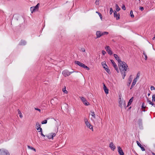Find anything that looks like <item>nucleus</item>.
Listing matches in <instances>:
<instances>
[{
    "instance_id": "nucleus-1",
    "label": "nucleus",
    "mask_w": 155,
    "mask_h": 155,
    "mask_svg": "<svg viewBox=\"0 0 155 155\" xmlns=\"http://www.w3.org/2000/svg\"><path fill=\"white\" fill-rule=\"evenodd\" d=\"M114 56L116 60L120 64L119 69L122 75L123 78L124 79L126 75V72L125 71L127 69L128 66L125 62L121 61L120 59L117 54H114Z\"/></svg>"
},
{
    "instance_id": "nucleus-2",
    "label": "nucleus",
    "mask_w": 155,
    "mask_h": 155,
    "mask_svg": "<svg viewBox=\"0 0 155 155\" xmlns=\"http://www.w3.org/2000/svg\"><path fill=\"white\" fill-rule=\"evenodd\" d=\"M101 64L102 66L106 72H107L109 74H110L111 72H110V70L108 68V66L106 64L105 61L102 62Z\"/></svg>"
},
{
    "instance_id": "nucleus-3",
    "label": "nucleus",
    "mask_w": 155,
    "mask_h": 155,
    "mask_svg": "<svg viewBox=\"0 0 155 155\" xmlns=\"http://www.w3.org/2000/svg\"><path fill=\"white\" fill-rule=\"evenodd\" d=\"M0 155H10L8 151L4 149H0Z\"/></svg>"
},
{
    "instance_id": "nucleus-4",
    "label": "nucleus",
    "mask_w": 155,
    "mask_h": 155,
    "mask_svg": "<svg viewBox=\"0 0 155 155\" xmlns=\"http://www.w3.org/2000/svg\"><path fill=\"white\" fill-rule=\"evenodd\" d=\"M73 72H69L67 70H64L62 71V74L64 77H66L69 76Z\"/></svg>"
},
{
    "instance_id": "nucleus-5",
    "label": "nucleus",
    "mask_w": 155,
    "mask_h": 155,
    "mask_svg": "<svg viewBox=\"0 0 155 155\" xmlns=\"http://www.w3.org/2000/svg\"><path fill=\"white\" fill-rule=\"evenodd\" d=\"M110 61L111 63L112 64L113 66L114 67L117 73H118L119 72V70L118 69V68L116 64V63H115L114 61L113 60H110Z\"/></svg>"
},
{
    "instance_id": "nucleus-6",
    "label": "nucleus",
    "mask_w": 155,
    "mask_h": 155,
    "mask_svg": "<svg viewBox=\"0 0 155 155\" xmlns=\"http://www.w3.org/2000/svg\"><path fill=\"white\" fill-rule=\"evenodd\" d=\"M81 100L83 102V104L86 106H88L90 104L88 102L84 97H80Z\"/></svg>"
},
{
    "instance_id": "nucleus-7",
    "label": "nucleus",
    "mask_w": 155,
    "mask_h": 155,
    "mask_svg": "<svg viewBox=\"0 0 155 155\" xmlns=\"http://www.w3.org/2000/svg\"><path fill=\"white\" fill-rule=\"evenodd\" d=\"M105 49L109 54L112 55L113 54L112 52L110 50V48L109 46H106L105 48Z\"/></svg>"
},
{
    "instance_id": "nucleus-8",
    "label": "nucleus",
    "mask_w": 155,
    "mask_h": 155,
    "mask_svg": "<svg viewBox=\"0 0 155 155\" xmlns=\"http://www.w3.org/2000/svg\"><path fill=\"white\" fill-rule=\"evenodd\" d=\"M114 17L116 18L117 20H118L120 19V14L118 13L117 14V12L115 11H114Z\"/></svg>"
},
{
    "instance_id": "nucleus-9",
    "label": "nucleus",
    "mask_w": 155,
    "mask_h": 155,
    "mask_svg": "<svg viewBox=\"0 0 155 155\" xmlns=\"http://www.w3.org/2000/svg\"><path fill=\"white\" fill-rule=\"evenodd\" d=\"M118 151L120 155H124V153L120 146H118Z\"/></svg>"
},
{
    "instance_id": "nucleus-10",
    "label": "nucleus",
    "mask_w": 155,
    "mask_h": 155,
    "mask_svg": "<svg viewBox=\"0 0 155 155\" xmlns=\"http://www.w3.org/2000/svg\"><path fill=\"white\" fill-rule=\"evenodd\" d=\"M87 127L91 130L92 131H93V126L88 122L87 123H86L85 124Z\"/></svg>"
},
{
    "instance_id": "nucleus-11",
    "label": "nucleus",
    "mask_w": 155,
    "mask_h": 155,
    "mask_svg": "<svg viewBox=\"0 0 155 155\" xmlns=\"http://www.w3.org/2000/svg\"><path fill=\"white\" fill-rule=\"evenodd\" d=\"M132 75H130L128 79V82L127 83V85L128 86H129L132 81Z\"/></svg>"
},
{
    "instance_id": "nucleus-12",
    "label": "nucleus",
    "mask_w": 155,
    "mask_h": 155,
    "mask_svg": "<svg viewBox=\"0 0 155 155\" xmlns=\"http://www.w3.org/2000/svg\"><path fill=\"white\" fill-rule=\"evenodd\" d=\"M137 143L138 146L140 148L141 150L142 151H144L145 150V149L144 147L140 144L139 141H137Z\"/></svg>"
},
{
    "instance_id": "nucleus-13",
    "label": "nucleus",
    "mask_w": 155,
    "mask_h": 155,
    "mask_svg": "<svg viewBox=\"0 0 155 155\" xmlns=\"http://www.w3.org/2000/svg\"><path fill=\"white\" fill-rule=\"evenodd\" d=\"M109 146L110 147L111 149L113 151L116 148V147L115 146V145L114 144L113 142H111L110 143Z\"/></svg>"
},
{
    "instance_id": "nucleus-14",
    "label": "nucleus",
    "mask_w": 155,
    "mask_h": 155,
    "mask_svg": "<svg viewBox=\"0 0 155 155\" xmlns=\"http://www.w3.org/2000/svg\"><path fill=\"white\" fill-rule=\"evenodd\" d=\"M103 88L105 94H108L109 93L108 89L104 84L103 85Z\"/></svg>"
},
{
    "instance_id": "nucleus-15",
    "label": "nucleus",
    "mask_w": 155,
    "mask_h": 155,
    "mask_svg": "<svg viewBox=\"0 0 155 155\" xmlns=\"http://www.w3.org/2000/svg\"><path fill=\"white\" fill-rule=\"evenodd\" d=\"M96 35H97V38H99L102 36L101 32L100 31H97L96 32Z\"/></svg>"
},
{
    "instance_id": "nucleus-16",
    "label": "nucleus",
    "mask_w": 155,
    "mask_h": 155,
    "mask_svg": "<svg viewBox=\"0 0 155 155\" xmlns=\"http://www.w3.org/2000/svg\"><path fill=\"white\" fill-rule=\"evenodd\" d=\"M137 81V80L136 79H134L133 80V81L132 83V84H131V87L130 88V89H131L135 85V84H136V83Z\"/></svg>"
},
{
    "instance_id": "nucleus-17",
    "label": "nucleus",
    "mask_w": 155,
    "mask_h": 155,
    "mask_svg": "<svg viewBox=\"0 0 155 155\" xmlns=\"http://www.w3.org/2000/svg\"><path fill=\"white\" fill-rule=\"evenodd\" d=\"M134 97H132L129 100V101L127 105V107H128L129 106H130L132 103Z\"/></svg>"
},
{
    "instance_id": "nucleus-18",
    "label": "nucleus",
    "mask_w": 155,
    "mask_h": 155,
    "mask_svg": "<svg viewBox=\"0 0 155 155\" xmlns=\"http://www.w3.org/2000/svg\"><path fill=\"white\" fill-rule=\"evenodd\" d=\"M26 41L24 40H21L19 43L20 45H26Z\"/></svg>"
},
{
    "instance_id": "nucleus-19",
    "label": "nucleus",
    "mask_w": 155,
    "mask_h": 155,
    "mask_svg": "<svg viewBox=\"0 0 155 155\" xmlns=\"http://www.w3.org/2000/svg\"><path fill=\"white\" fill-rule=\"evenodd\" d=\"M75 64H78V65H79L81 67H82V65L83 64V63H82L78 61H75Z\"/></svg>"
},
{
    "instance_id": "nucleus-20",
    "label": "nucleus",
    "mask_w": 155,
    "mask_h": 155,
    "mask_svg": "<svg viewBox=\"0 0 155 155\" xmlns=\"http://www.w3.org/2000/svg\"><path fill=\"white\" fill-rule=\"evenodd\" d=\"M115 6H116V11H116V12L117 11L118 12L120 10V8L119 7V6L117 4H116Z\"/></svg>"
},
{
    "instance_id": "nucleus-21",
    "label": "nucleus",
    "mask_w": 155,
    "mask_h": 155,
    "mask_svg": "<svg viewBox=\"0 0 155 155\" xmlns=\"http://www.w3.org/2000/svg\"><path fill=\"white\" fill-rule=\"evenodd\" d=\"M138 124L139 125H141L142 123V119H139L138 120Z\"/></svg>"
},
{
    "instance_id": "nucleus-22",
    "label": "nucleus",
    "mask_w": 155,
    "mask_h": 155,
    "mask_svg": "<svg viewBox=\"0 0 155 155\" xmlns=\"http://www.w3.org/2000/svg\"><path fill=\"white\" fill-rule=\"evenodd\" d=\"M18 114L20 115L19 117L21 118H22L23 117L22 115V114L20 111V110L19 109L18 110Z\"/></svg>"
},
{
    "instance_id": "nucleus-23",
    "label": "nucleus",
    "mask_w": 155,
    "mask_h": 155,
    "mask_svg": "<svg viewBox=\"0 0 155 155\" xmlns=\"http://www.w3.org/2000/svg\"><path fill=\"white\" fill-rule=\"evenodd\" d=\"M36 126L37 127H36V128L37 129V130H38L40 128V126L39 124V123L38 122H37L36 123Z\"/></svg>"
},
{
    "instance_id": "nucleus-24",
    "label": "nucleus",
    "mask_w": 155,
    "mask_h": 155,
    "mask_svg": "<svg viewBox=\"0 0 155 155\" xmlns=\"http://www.w3.org/2000/svg\"><path fill=\"white\" fill-rule=\"evenodd\" d=\"M91 115L92 116V117L94 118H95V114H94V112L93 111H92V110L91 111Z\"/></svg>"
},
{
    "instance_id": "nucleus-25",
    "label": "nucleus",
    "mask_w": 155,
    "mask_h": 155,
    "mask_svg": "<svg viewBox=\"0 0 155 155\" xmlns=\"http://www.w3.org/2000/svg\"><path fill=\"white\" fill-rule=\"evenodd\" d=\"M28 148L30 149H31L34 150V151H35V152L36 151V149L34 147H31L30 146H28Z\"/></svg>"
},
{
    "instance_id": "nucleus-26",
    "label": "nucleus",
    "mask_w": 155,
    "mask_h": 155,
    "mask_svg": "<svg viewBox=\"0 0 155 155\" xmlns=\"http://www.w3.org/2000/svg\"><path fill=\"white\" fill-rule=\"evenodd\" d=\"M35 10L36 9L34 7H31V8H30V10H31V13H33V12L35 11Z\"/></svg>"
},
{
    "instance_id": "nucleus-27",
    "label": "nucleus",
    "mask_w": 155,
    "mask_h": 155,
    "mask_svg": "<svg viewBox=\"0 0 155 155\" xmlns=\"http://www.w3.org/2000/svg\"><path fill=\"white\" fill-rule=\"evenodd\" d=\"M102 36L104 35H108V32L107 31L101 32Z\"/></svg>"
},
{
    "instance_id": "nucleus-28",
    "label": "nucleus",
    "mask_w": 155,
    "mask_h": 155,
    "mask_svg": "<svg viewBox=\"0 0 155 155\" xmlns=\"http://www.w3.org/2000/svg\"><path fill=\"white\" fill-rule=\"evenodd\" d=\"M130 17L131 18H133L134 17V15L133 14V12L132 10H131L130 11Z\"/></svg>"
},
{
    "instance_id": "nucleus-29",
    "label": "nucleus",
    "mask_w": 155,
    "mask_h": 155,
    "mask_svg": "<svg viewBox=\"0 0 155 155\" xmlns=\"http://www.w3.org/2000/svg\"><path fill=\"white\" fill-rule=\"evenodd\" d=\"M62 91H63L64 92V93H65L66 94H67V93H68V91H66V87H65V86H64V88H63Z\"/></svg>"
},
{
    "instance_id": "nucleus-30",
    "label": "nucleus",
    "mask_w": 155,
    "mask_h": 155,
    "mask_svg": "<svg viewBox=\"0 0 155 155\" xmlns=\"http://www.w3.org/2000/svg\"><path fill=\"white\" fill-rule=\"evenodd\" d=\"M144 103H143L142 104V111L144 112L145 111L144 110V108L146 107H144Z\"/></svg>"
},
{
    "instance_id": "nucleus-31",
    "label": "nucleus",
    "mask_w": 155,
    "mask_h": 155,
    "mask_svg": "<svg viewBox=\"0 0 155 155\" xmlns=\"http://www.w3.org/2000/svg\"><path fill=\"white\" fill-rule=\"evenodd\" d=\"M46 137H47L49 139H51L52 138L51 136V133L49 134L47 136H46Z\"/></svg>"
},
{
    "instance_id": "nucleus-32",
    "label": "nucleus",
    "mask_w": 155,
    "mask_h": 155,
    "mask_svg": "<svg viewBox=\"0 0 155 155\" xmlns=\"http://www.w3.org/2000/svg\"><path fill=\"white\" fill-rule=\"evenodd\" d=\"M96 13H97L101 19L102 18V16L100 13L98 12H96Z\"/></svg>"
},
{
    "instance_id": "nucleus-33",
    "label": "nucleus",
    "mask_w": 155,
    "mask_h": 155,
    "mask_svg": "<svg viewBox=\"0 0 155 155\" xmlns=\"http://www.w3.org/2000/svg\"><path fill=\"white\" fill-rule=\"evenodd\" d=\"M39 5V3H38L35 7H34L35 9H37L38 8Z\"/></svg>"
},
{
    "instance_id": "nucleus-34",
    "label": "nucleus",
    "mask_w": 155,
    "mask_h": 155,
    "mask_svg": "<svg viewBox=\"0 0 155 155\" xmlns=\"http://www.w3.org/2000/svg\"><path fill=\"white\" fill-rule=\"evenodd\" d=\"M84 121L85 122V124L86 123H87L88 122L87 119L86 117H84Z\"/></svg>"
},
{
    "instance_id": "nucleus-35",
    "label": "nucleus",
    "mask_w": 155,
    "mask_h": 155,
    "mask_svg": "<svg viewBox=\"0 0 155 155\" xmlns=\"http://www.w3.org/2000/svg\"><path fill=\"white\" fill-rule=\"evenodd\" d=\"M47 122V120H45L44 121H42L41 124H46Z\"/></svg>"
},
{
    "instance_id": "nucleus-36",
    "label": "nucleus",
    "mask_w": 155,
    "mask_h": 155,
    "mask_svg": "<svg viewBox=\"0 0 155 155\" xmlns=\"http://www.w3.org/2000/svg\"><path fill=\"white\" fill-rule=\"evenodd\" d=\"M113 12H114V11L112 9V8H110V15H111Z\"/></svg>"
},
{
    "instance_id": "nucleus-37",
    "label": "nucleus",
    "mask_w": 155,
    "mask_h": 155,
    "mask_svg": "<svg viewBox=\"0 0 155 155\" xmlns=\"http://www.w3.org/2000/svg\"><path fill=\"white\" fill-rule=\"evenodd\" d=\"M143 54L145 56V60H147V57L146 54L144 52V51L143 52Z\"/></svg>"
},
{
    "instance_id": "nucleus-38",
    "label": "nucleus",
    "mask_w": 155,
    "mask_h": 155,
    "mask_svg": "<svg viewBox=\"0 0 155 155\" xmlns=\"http://www.w3.org/2000/svg\"><path fill=\"white\" fill-rule=\"evenodd\" d=\"M152 101H155V94H153L152 96Z\"/></svg>"
},
{
    "instance_id": "nucleus-39",
    "label": "nucleus",
    "mask_w": 155,
    "mask_h": 155,
    "mask_svg": "<svg viewBox=\"0 0 155 155\" xmlns=\"http://www.w3.org/2000/svg\"><path fill=\"white\" fill-rule=\"evenodd\" d=\"M140 76V73H139V72L137 74V76H136V78H135V79H136L137 80V78H138Z\"/></svg>"
},
{
    "instance_id": "nucleus-40",
    "label": "nucleus",
    "mask_w": 155,
    "mask_h": 155,
    "mask_svg": "<svg viewBox=\"0 0 155 155\" xmlns=\"http://www.w3.org/2000/svg\"><path fill=\"white\" fill-rule=\"evenodd\" d=\"M150 89L151 91L155 90L154 87L153 86H151L150 87Z\"/></svg>"
},
{
    "instance_id": "nucleus-41",
    "label": "nucleus",
    "mask_w": 155,
    "mask_h": 155,
    "mask_svg": "<svg viewBox=\"0 0 155 155\" xmlns=\"http://www.w3.org/2000/svg\"><path fill=\"white\" fill-rule=\"evenodd\" d=\"M51 134V136L52 138H53L54 137H55L56 135V134L55 133H52Z\"/></svg>"
},
{
    "instance_id": "nucleus-42",
    "label": "nucleus",
    "mask_w": 155,
    "mask_h": 155,
    "mask_svg": "<svg viewBox=\"0 0 155 155\" xmlns=\"http://www.w3.org/2000/svg\"><path fill=\"white\" fill-rule=\"evenodd\" d=\"M122 9L124 10H125L126 8L125 6L124 5H123L122 7Z\"/></svg>"
},
{
    "instance_id": "nucleus-43",
    "label": "nucleus",
    "mask_w": 155,
    "mask_h": 155,
    "mask_svg": "<svg viewBox=\"0 0 155 155\" xmlns=\"http://www.w3.org/2000/svg\"><path fill=\"white\" fill-rule=\"evenodd\" d=\"M95 4L96 5H99V1H96L95 2Z\"/></svg>"
},
{
    "instance_id": "nucleus-44",
    "label": "nucleus",
    "mask_w": 155,
    "mask_h": 155,
    "mask_svg": "<svg viewBox=\"0 0 155 155\" xmlns=\"http://www.w3.org/2000/svg\"><path fill=\"white\" fill-rule=\"evenodd\" d=\"M147 101L150 104L152 103L149 100V99L148 98H147Z\"/></svg>"
},
{
    "instance_id": "nucleus-45",
    "label": "nucleus",
    "mask_w": 155,
    "mask_h": 155,
    "mask_svg": "<svg viewBox=\"0 0 155 155\" xmlns=\"http://www.w3.org/2000/svg\"><path fill=\"white\" fill-rule=\"evenodd\" d=\"M81 50L84 52H85V50L84 48H82L81 49Z\"/></svg>"
},
{
    "instance_id": "nucleus-46",
    "label": "nucleus",
    "mask_w": 155,
    "mask_h": 155,
    "mask_svg": "<svg viewBox=\"0 0 155 155\" xmlns=\"http://www.w3.org/2000/svg\"><path fill=\"white\" fill-rule=\"evenodd\" d=\"M102 54L103 55H104L106 53V52L102 50Z\"/></svg>"
},
{
    "instance_id": "nucleus-47",
    "label": "nucleus",
    "mask_w": 155,
    "mask_h": 155,
    "mask_svg": "<svg viewBox=\"0 0 155 155\" xmlns=\"http://www.w3.org/2000/svg\"><path fill=\"white\" fill-rule=\"evenodd\" d=\"M139 9H140L141 11H142L144 10V8L143 7H140Z\"/></svg>"
},
{
    "instance_id": "nucleus-48",
    "label": "nucleus",
    "mask_w": 155,
    "mask_h": 155,
    "mask_svg": "<svg viewBox=\"0 0 155 155\" xmlns=\"http://www.w3.org/2000/svg\"><path fill=\"white\" fill-rule=\"evenodd\" d=\"M39 130H40L39 131L38 130L39 132H40L41 133L42 132V129L40 127V128L39 129Z\"/></svg>"
},
{
    "instance_id": "nucleus-49",
    "label": "nucleus",
    "mask_w": 155,
    "mask_h": 155,
    "mask_svg": "<svg viewBox=\"0 0 155 155\" xmlns=\"http://www.w3.org/2000/svg\"><path fill=\"white\" fill-rule=\"evenodd\" d=\"M86 66V65H85L84 64H83L81 67H82L84 68H85Z\"/></svg>"
},
{
    "instance_id": "nucleus-50",
    "label": "nucleus",
    "mask_w": 155,
    "mask_h": 155,
    "mask_svg": "<svg viewBox=\"0 0 155 155\" xmlns=\"http://www.w3.org/2000/svg\"><path fill=\"white\" fill-rule=\"evenodd\" d=\"M86 68V70H90V68L87 67V66H86L85 68Z\"/></svg>"
},
{
    "instance_id": "nucleus-51",
    "label": "nucleus",
    "mask_w": 155,
    "mask_h": 155,
    "mask_svg": "<svg viewBox=\"0 0 155 155\" xmlns=\"http://www.w3.org/2000/svg\"><path fill=\"white\" fill-rule=\"evenodd\" d=\"M35 108V110H37L39 111L40 112H41V110L40 109H38V108Z\"/></svg>"
},
{
    "instance_id": "nucleus-52",
    "label": "nucleus",
    "mask_w": 155,
    "mask_h": 155,
    "mask_svg": "<svg viewBox=\"0 0 155 155\" xmlns=\"http://www.w3.org/2000/svg\"><path fill=\"white\" fill-rule=\"evenodd\" d=\"M41 134L43 137H45V136L42 133V132L41 133Z\"/></svg>"
},
{
    "instance_id": "nucleus-53",
    "label": "nucleus",
    "mask_w": 155,
    "mask_h": 155,
    "mask_svg": "<svg viewBox=\"0 0 155 155\" xmlns=\"http://www.w3.org/2000/svg\"><path fill=\"white\" fill-rule=\"evenodd\" d=\"M155 39V34L154 35V37L152 38L153 40H154Z\"/></svg>"
},
{
    "instance_id": "nucleus-54",
    "label": "nucleus",
    "mask_w": 155,
    "mask_h": 155,
    "mask_svg": "<svg viewBox=\"0 0 155 155\" xmlns=\"http://www.w3.org/2000/svg\"><path fill=\"white\" fill-rule=\"evenodd\" d=\"M150 104L152 105H153L154 104L152 102Z\"/></svg>"
},
{
    "instance_id": "nucleus-55",
    "label": "nucleus",
    "mask_w": 155,
    "mask_h": 155,
    "mask_svg": "<svg viewBox=\"0 0 155 155\" xmlns=\"http://www.w3.org/2000/svg\"><path fill=\"white\" fill-rule=\"evenodd\" d=\"M152 154L153 155H155V153H152Z\"/></svg>"
},
{
    "instance_id": "nucleus-56",
    "label": "nucleus",
    "mask_w": 155,
    "mask_h": 155,
    "mask_svg": "<svg viewBox=\"0 0 155 155\" xmlns=\"http://www.w3.org/2000/svg\"><path fill=\"white\" fill-rule=\"evenodd\" d=\"M150 95V94L149 93V94H148V96H149Z\"/></svg>"
},
{
    "instance_id": "nucleus-57",
    "label": "nucleus",
    "mask_w": 155,
    "mask_h": 155,
    "mask_svg": "<svg viewBox=\"0 0 155 155\" xmlns=\"http://www.w3.org/2000/svg\"><path fill=\"white\" fill-rule=\"evenodd\" d=\"M130 108H131V107H130L129 108V109H130Z\"/></svg>"
},
{
    "instance_id": "nucleus-58",
    "label": "nucleus",
    "mask_w": 155,
    "mask_h": 155,
    "mask_svg": "<svg viewBox=\"0 0 155 155\" xmlns=\"http://www.w3.org/2000/svg\"><path fill=\"white\" fill-rule=\"evenodd\" d=\"M96 1H99V0H96Z\"/></svg>"
}]
</instances>
